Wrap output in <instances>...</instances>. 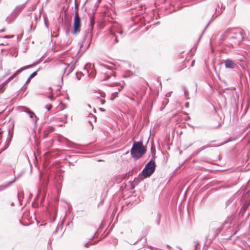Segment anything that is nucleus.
Masks as SVG:
<instances>
[{"mask_svg": "<svg viewBox=\"0 0 250 250\" xmlns=\"http://www.w3.org/2000/svg\"><path fill=\"white\" fill-rule=\"evenodd\" d=\"M75 67V63H73V64L71 65V66L69 68V69L68 71V72L66 74V76H68L70 73H71L74 69Z\"/></svg>", "mask_w": 250, "mask_h": 250, "instance_id": "obj_18", "label": "nucleus"}, {"mask_svg": "<svg viewBox=\"0 0 250 250\" xmlns=\"http://www.w3.org/2000/svg\"><path fill=\"white\" fill-rule=\"evenodd\" d=\"M232 89H235V87H232Z\"/></svg>", "mask_w": 250, "mask_h": 250, "instance_id": "obj_53", "label": "nucleus"}, {"mask_svg": "<svg viewBox=\"0 0 250 250\" xmlns=\"http://www.w3.org/2000/svg\"><path fill=\"white\" fill-rule=\"evenodd\" d=\"M75 12L74 17L80 16L79 14V4L76 3V0H75Z\"/></svg>", "mask_w": 250, "mask_h": 250, "instance_id": "obj_15", "label": "nucleus"}, {"mask_svg": "<svg viewBox=\"0 0 250 250\" xmlns=\"http://www.w3.org/2000/svg\"><path fill=\"white\" fill-rule=\"evenodd\" d=\"M210 146H209V145H207V146H202L201 147H200L199 149H198L195 152V154H198L199 153H200V152H201L202 151H203V150L205 149L206 148H208L209 147H210Z\"/></svg>", "mask_w": 250, "mask_h": 250, "instance_id": "obj_17", "label": "nucleus"}, {"mask_svg": "<svg viewBox=\"0 0 250 250\" xmlns=\"http://www.w3.org/2000/svg\"><path fill=\"white\" fill-rule=\"evenodd\" d=\"M101 104H104L105 101L104 100H101Z\"/></svg>", "mask_w": 250, "mask_h": 250, "instance_id": "obj_31", "label": "nucleus"}, {"mask_svg": "<svg viewBox=\"0 0 250 250\" xmlns=\"http://www.w3.org/2000/svg\"><path fill=\"white\" fill-rule=\"evenodd\" d=\"M44 23H45V26L47 27L48 26H47V25L45 20H44Z\"/></svg>", "mask_w": 250, "mask_h": 250, "instance_id": "obj_41", "label": "nucleus"}, {"mask_svg": "<svg viewBox=\"0 0 250 250\" xmlns=\"http://www.w3.org/2000/svg\"><path fill=\"white\" fill-rule=\"evenodd\" d=\"M30 28H32V25H31L30 26Z\"/></svg>", "mask_w": 250, "mask_h": 250, "instance_id": "obj_52", "label": "nucleus"}, {"mask_svg": "<svg viewBox=\"0 0 250 250\" xmlns=\"http://www.w3.org/2000/svg\"><path fill=\"white\" fill-rule=\"evenodd\" d=\"M19 109L21 111L25 112L28 115L34 124V128H36L39 118L36 116L34 112L31 110L29 108L23 106H20Z\"/></svg>", "mask_w": 250, "mask_h": 250, "instance_id": "obj_5", "label": "nucleus"}, {"mask_svg": "<svg viewBox=\"0 0 250 250\" xmlns=\"http://www.w3.org/2000/svg\"><path fill=\"white\" fill-rule=\"evenodd\" d=\"M16 178H14V179L11 181L9 182L6 184H4L0 186V191L4 190L8 187H9L11 184H12L13 183H14L16 181Z\"/></svg>", "mask_w": 250, "mask_h": 250, "instance_id": "obj_12", "label": "nucleus"}, {"mask_svg": "<svg viewBox=\"0 0 250 250\" xmlns=\"http://www.w3.org/2000/svg\"><path fill=\"white\" fill-rule=\"evenodd\" d=\"M93 245V244L90 243V242H88L84 244V246L85 248H87L88 247L89 245Z\"/></svg>", "mask_w": 250, "mask_h": 250, "instance_id": "obj_25", "label": "nucleus"}, {"mask_svg": "<svg viewBox=\"0 0 250 250\" xmlns=\"http://www.w3.org/2000/svg\"><path fill=\"white\" fill-rule=\"evenodd\" d=\"M11 205V206H14V203L13 202L12 203Z\"/></svg>", "mask_w": 250, "mask_h": 250, "instance_id": "obj_47", "label": "nucleus"}, {"mask_svg": "<svg viewBox=\"0 0 250 250\" xmlns=\"http://www.w3.org/2000/svg\"><path fill=\"white\" fill-rule=\"evenodd\" d=\"M36 64V63H34L33 64H31V65H27V66H24V67H22L19 69H18L13 75H12L11 77H10L5 82V83H2L0 86V88H3L4 85L7 83H9L10 81H11L12 79H13L14 78H15L19 74H20L22 71L26 69H27V68H30V67H32L34 66H35V65Z\"/></svg>", "mask_w": 250, "mask_h": 250, "instance_id": "obj_6", "label": "nucleus"}, {"mask_svg": "<svg viewBox=\"0 0 250 250\" xmlns=\"http://www.w3.org/2000/svg\"><path fill=\"white\" fill-rule=\"evenodd\" d=\"M27 3L28 1H26L24 3H23L21 5H19L15 7V8L12 11L11 14L7 17L6 19V21L8 24L11 23L16 20L20 13L25 8Z\"/></svg>", "mask_w": 250, "mask_h": 250, "instance_id": "obj_4", "label": "nucleus"}, {"mask_svg": "<svg viewBox=\"0 0 250 250\" xmlns=\"http://www.w3.org/2000/svg\"><path fill=\"white\" fill-rule=\"evenodd\" d=\"M21 174L18 175V176L16 177L15 178H16V180L17 179H18V178L21 176Z\"/></svg>", "mask_w": 250, "mask_h": 250, "instance_id": "obj_34", "label": "nucleus"}, {"mask_svg": "<svg viewBox=\"0 0 250 250\" xmlns=\"http://www.w3.org/2000/svg\"><path fill=\"white\" fill-rule=\"evenodd\" d=\"M237 199H236V195H233L231 197H230L229 199H228L225 204L226 208H227L229 206L231 205L232 207H234L236 206Z\"/></svg>", "mask_w": 250, "mask_h": 250, "instance_id": "obj_9", "label": "nucleus"}, {"mask_svg": "<svg viewBox=\"0 0 250 250\" xmlns=\"http://www.w3.org/2000/svg\"><path fill=\"white\" fill-rule=\"evenodd\" d=\"M14 37L13 35H6L4 37V38L5 39H9V38H12Z\"/></svg>", "mask_w": 250, "mask_h": 250, "instance_id": "obj_26", "label": "nucleus"}, {"mask_svg": "<svg viewBox=\"0 0 250 250\" xmlns=\"http://www.w3.org/2000/svg\"><path fill=\"white\" fill-rule=\"evenodd\" d=\"M58 229V227L57 228L56 230L53 232L54 234L57 233Z\"/></svg>", "mask_w": 250, "mask_h": 250, "instance_id": "obj_38", "label": "nucleus"}, {"mask_svg": "<svg viewBox=\"0 0 250 250\" xmlns=\"http://www.w3.org/2000/svg\"><path fill=\"white\" fill-rule=\"evenodd\" d=\"M115 29L113 28V29H111L109 31V38L111 40V41H114V43H118L119 42V40L117 36L115 34Z\"/></svg>", "mask_w": 250, "mask_h": 250, "instance_id": "obj_11", "label": "nucleus"}, {"mask_svg": "<svg viewBox=\"0 0 250 250\" xmlns=\"http://www.w3.org/2000/svg\"><path fill=\"white\" fill-rule=\"evenodd\" d=\"M101 66L103 67L104 69H108L109 70V72H105V77L104 78V81H105L111 78V77H115V74L114 72L112 70L111 67L109 66L106 64H102Z\"/></svg>", "mask_w": 250, "mask_h": 250, "instance_id": "obj_8", "label": "nucleus"}, {"mask_svg": "<svg viewBox=\"0 0 250 250\" xmlns=\"http://www.w3.org/2000/svg\"><path fill=\"white\" fill-rule=\"evenodd\" d=\"M168 102V100L167 99H165L162 102V104L165 105V106L167 104Z\"/></svg>", "mask_w": 250, "mask_h": 250, "instance_id": "obj_22", "label": "nucleus"}, {"mask_svg": "<svg viewBox=\"0 0 250 250\" xmlns=\"http://www.w3.org/2000/svg\"><path fill=\"white\" fill-rule=\"evenodd\" d=\"M188 104H189L187 102L186 103L185 105L186 107H188Z\"/></svg>", "mask_w": 250, "mask_h": 250, "instance_id": "obj_35", "label": "nucleus"}, {"mask_svg": "<svg viewBox=\"0 0 250 250\" xmlns=\"http://www.w3.org/2000/svg\"><path fill=\"white\" fill-rule=\"evenodd\" d=\"M123 89V87L122 86H120V87L118 88V91L113 92L112 94L111 97V100L113 101L115 98L117 96V94L119 92H120Z\"/></svg>", "mask_w": 250, "mask_h": 250, "instance_id": "obj_14", "label": "nucleus"}, {"mask_svg": "<svg viewBox=\"0 0 250 250\" xmlns=\"http://www.w3.org/2000/svg\"><path fill=\"white\" fill-rule=\"evenodd\" d=\"M146 151V149L143 146L142 141L135 142L131 149L130 154L133 158L138 160L143 156Z\"/></svg>", "mask_w": 250, "mask_h": 250, "instance_id": "obj_2", "label": "nucleus"}, {"mask_svg": "<svg viewBox=\"0 0 250 250\" xmlns=\"http://www.w3.org/2000/svg\"><path fill=\"white\" fill-rule=\"evenodd\" d=\"M184 94L185 95V96L186 97L187 94L188 93V91L185 87H184Z\"/></svg>", "mask_w": 250, "mask_h": 250, "instance_id": "obj_28", "label": "nucleus"}, {"mask_svg": "<svg viewBox=\"0 0 250 250\" xmlns=\"http://www.w3.org/2000/svg\"><path fill=\"white\" fill-rule=\"evenodd\" d=\"M199 245V242L197 241L195 242V250H196L197 249L198 246Z\"/></svg>", "mask_w": 250, "mask_h": 250, "instance_id": "obj_27", "label": "nucleus"}, {"mask_svg": "<svg viewBox=\"0 0 250 250\" xmlns=\"http://www.w3.org/2000/svg\"><path fill=\"white\" fill-rule=\"evenodd\" d=\"M92 76H95V74H93Z\"/></svg>", "mask_w": 250, "mask_h": 250, "instance_id": "obj_56", "label": "nucleus"}, {"mask_svg": "<svg viewBox=\"0 0 250 250\" xmlns=\"http://www.w3.org/2000/svg\"><path fill=\"white\" fill-rule=\"evenodd\" d=\"M81 22L80 16L74 17V23H73V30L72 31V34L76 35L79 33L81 30Z\"/></svg>", "mask_w": 250, "mask_h": 250, "instance_id": "obj_7", "label": "nucleus"}, {"mask_svg": "<svg viewBox=\"0 0 250 250\" xmlns=\"http://www.w3.org/2000/svg\"><path fill=\"white\" fill-rule=\"evenodd\" d=\"M224 34L233 48L234 45H239L244 39L243 30L241 28H229Z\"/></svg>", "mask_w": 250, "mask_h": 250, "instance_id": "obj_1", "label": "nucleus"}, {"mask_svg": "<svg viewBox=\"0 0 250 250\" xmlns=\"http://www.w3.org/2000/svg\"><path fill=\"white\" fill-rule=\"evenodd\" d=\"M37 75V71L33 72L27 79L26 83H28L30 80Z\"/></svg>", "mask_w": 250, "mask_h": 250, "instance_id": "obj_16", "label": "nucleus"}, {"mask_svg": "<svg viewBox=\"0 0 250 250\" xmlns=\"http://www.w3.org/2000/svg\"><path fill=\"white\" fill-rule=\"evenodd\" d=\"M88 36H90L89 42L88 44L87 45V46L86 47V49H87L88 48V47L89 46L90 42L92 39V34L91 33H90L89 31H85V33L84 34V36H83V40L84 41L86 40V38L88 37Z\"/></svg>", "mask_w": 250, "mask_h": 250, "instance_id": "obj_13", "label": "nucleus"}, {"mask_svg": "<svg viewBox=\"0 0 250 250\" xmlns=\"http://www.w3.org/2000/svg\"><path fill=\"white\" fill-rule=\"evenodd\" d=\"M209 23L207 25V26H206V28L204 30V31H203L202 32V34L204 33V32L205 31V30L207 28L208 26V25Z\"/></svg>", "mask_w": 250, "mask_h": 250, "instance_id": "obj_37", "label": "nucleus"}, {"mask_svg": "<svg viewBox=\"0 0 250 250\" xmlns=\"http://www.w3.org/2000/svg\"><path fill=\"white\" fill-rule=\"evenodd\" d=\"M101 110L104 111V109H101Z\"/></svg>", "mask_w": 250, "mask_h": 250, "instance_id": "obj_51", "label": "nucleus"}, {"mask_svg": "<svg viewBox=\"0 0 250 250\" xmlns=\"http://www.w3.org/2000/svg\"><path fill=\"white\" fill-rule=\"evenodd\" d=\"M94 237V235L92 236V238L90 239V240H91L92 239H93Z\"/></svg>", "mask_w": 250, "mask_h": 250, "instance_id": "obj_50", "label": "nucleus"}, {"mask_svg": "<svg viewBox=\"0 0 250 250\" xmlns=\"http://www.w3.org/2000/svg\"><path fill=\"white\" fill-rule=\"evenodd\" d=\"M156 165L154 160H150L145 166L139 176H143L145 178L150 177L155 171Z\"/></svg>", "mask_w": 250, "mask_h": 250, "instance_id": "obj_3", "label": "nucleus"}, {"mask_svg": "<svg viewBox=\"0 0 250 250\" xmlns=\"http://www.w3.org/2000/svg\"><path fill=\"white\" fill-rule=\"evenodd\" d=\"M66 68H64L63 69V73H64L66 71Z\"/></svg>", "mask_w": 250, "mask_h": 250, "instance_id": "obj_42", "label": "nucleus"}, {"mask_svg": "<svg viewBox=\"0 0 250 250\" xmlns=\"http://www.w3.org/2000/svg\"><path fill=\"white\" fill-rule=\"evenodd\" d=\"M67 142L68 143V146L69 145V144H73L71 141H69L68 140H67Z\"/></svg>", "mask_w": 250, "mask_h": 250, "instance_id": "obj_32", "label": "nucleus"}, {"mask_svg": "<svg viewBox=\"0 0 250 250\" xmlns=\"http://www.w3.org/2000/svg\"><path fill=\"white\" fill-rule=\"evenodd\" d=\"M89 123L92 125L90 121H89Z\"/></svg>", "mask_w": 250, "mask_h": 250, "instance_id": "obj_55", "label": "nucleus"}, {"mask_svg": "<svg viewBox=\"0 0 250 250\" xmlns=\"http://www.w3.org/2000/svg\"><path fill=\"white\" fill-rule=\"evenodd\" d=\"M52 108V104H49L46 107V109L49 111L51 108Z\"/></svg>", "mask_w": 250, "mask_h": 250, "instance_id": "obj_24", "label": "nucleus"}, {"mask_svg": "<svg viewBox=\"0 0 250 250\" xmlns=\"http://www.w3.org/2000/svg\"><path fill=\"white\" fill-rule=\"evenodd\" d=\"M4 31H5V29H4V28H3V29H1V30H0V32H4Z\"/></svg>", "mask_w": 250, "mask_h": 250, "instance_id": "obj_40", "label": "nucleus"}, {"mask_svg": "<svg viewBox=\"0 0 250 250\" xmlns=\"http://www.w3.org/2000/svg\"><path fill=\"white\" fill-rule=\"evenodd\" d=\"M49 98L51 100H54V97L53 95H50L49 96Z\"/></svg>", "mask_w": 250, "mask_h": 250, "instance_id": "obj_30", "label": "nucleus"}, {"mask_svg": "<svg viewBox=\"0 0 250 250\" xmlns=\"http://www.w3.org/2000/svg\"><path fill=\"white\" fill-rule=\"evenodd\" d=\"M115 31H116L117 32H118L120 35V36L123 37V31L122 30H115Z\"/></svg>", "mask_w": 250, "mask_h": 250, "instance_id": "obj_23", "label": "nucleus"}, {"mask_svg": "<svg viewBox=\"0 0 250 250\" xmlns=\"http://www.w3.org/2000/svg\"><path fill=\"white\" fill-rule=\"evenodd\" d=\"M129 99H130V100H131L132 101H134V102H135V99H133V98H129Z\"/></svg>", "mask_w": 250, "mask_h": 250, "instance_id": "obj_36", "label": "nucleus"}, {"mask_svg": "<svg viewBox=\"0 0 250 250\" xmlns=\"http://www.w3.org/2000/svg\"><path fill=\"white\" fill-rule=\"evenodd\" d=\"M194 62H195V61H193L192 62H191V66H193L194 64Z\"/></svg>", "mask_w": 250, "mask_h": 250, "instance_id": "obj_33", "label": "nucleus"}, {"mask_svg": "<svg viewBox=\"0 0 250 250\" xmlns=\"http://www.w3.org/2000/svg\"><path fill=\"white\" fill-rule=\"evenodd\" d=\"M236 139H237L236 138H232V137H230L226 141V143H228V142H231V141H234V140H236Z\"/></svg>", "mask_w": 250, "mask_h": 250, "instance_id": "obj_21", "label": "nucleus"}, {"mask_svg": "<svg viewBox=\"0 0 250 250\" xmlns=\"http://www.w3.org/2000/svg\"><path fill=\"white\" fill-rule=\"evenodd\" d=\"M167 247L169 249H170V248H171V247H170L169 245H167Z\"/></svg>", "mask_w": 250, "mask_h": 250, "instance_id": "obj_39", "label": "nucleus"}, {"mask_svg": "<svg viewBox=\"0 0 250 250\" xmlns=\"http://www.w3.org/2000/svg\"><path fill=\"white\" fill-rule=\"evenodd\" d=\"M87 106L89 108H91V105L90 104H87Z\"/></svg>", "mask_w": 250, "mask_h": 250, "instance_id": "obj_46", "label": "nucleus"}, {"mask_svg": "<svg viewBox=\"0 0 250 250\" xmlns=\"http://www.w3.org/2000/svg\"><path fill=\"white\" fill-rule=\"evenodd\" d=\"M37 19H38L37 17L36 16H35V21H37Z\"/></svg>", "mask_w": 250, "mask_h": 250, "instance_id": "obj_43", "label": "nucleus"}, {"mask_svg": "<svg viewBox=\"0 0 250 250\" xmlns=\"http://www.w3.org/2000/svg\"><path fill=\"white\" fill-rule=\"evenodd\" d=\"M224 64L226 68L232 69L235 68L236 64L231 59H227L224 61Z\"/></svg>", "mask_w": 250, "mask_h": 250, "instance_id": "obj_10", "label": "nucleus"}, {"mask_svg": "<svg viewBox=\"0 0 250 250\" xmlns=\"http://www.w3.org/2000/svg\"><path fill=\"white\" fill-rule=\"evenodd\" d=\"M10 74V71H8V72L7 73V75Z\"/></svg>", "mask_w": 250, "mask_h": 250, "instance_id": "obj_45", "label": "nucleus"}, {"mask_svg": "<svg viewBox=\"0 0 250 250\" xmlns=\"http://www.w3.org/2000/svg\"><path fill=\"white\" fill-rule=\"evenodd\" d=\"M88 65V64L86 65L85 66H84V69H86V67H87V66Z\"/></svg>", "mask_w": 250, "mask_h": 250, "instance_id": "obj_48", "label": "nucleus"}, {"mask_svg": "<svg viewBox=\"0 0 250 250\" xmlns=\"http://www.w3.org/2000/svg\"><path fill=\"white\" fill-rule=\"evenodd\" d=\"M160 220H161V215L159 213L157 214V217H156V223L158 225H159L160 224Z\"/></svg>", "mask_w": 250, "mask_h": 250, "instance_id": "obj_19", "label": "nucleus"}, {"mask_svg": "<svg viewBox=\"0 0 250 250\" xmlns=\"http://www.w3.org/2000/svg\"><path fill=\"white\" fill-rule=\"evenodd\" d=\"M86 71H87V73H88V75H90V74H89V73L88 70L87 69V70H86Z\"/></svg>", "mask_w": 250, "mask_h": 250, "instance_id": "obj_49", "label": "nucleus"}, {"mask_svg": "<svg viewBox=\"0 0 250 250\" xmlns=\"http://www.w3.org/2000/svg\"><path fill=\"white\" fill-rule=\"evenodd\" d=\"M220 125H218V126H216V127H214V128H217L219 127L220 126Z\"/></svg>", "mask_w": 250, "mask_h": 250, "instance_id": "obj_44", "label": "nucleus"}, {"mask_svg": "<svg viewBox=\"0 0 250 250\" xmlns=\"http://www.w3.org/2000/svg\"><path fill=\"white\" fill-rule=\"evenodd\" d=\"M21 194H22V196H23V193H19L17 195V197L18 198V200L19 201V202L21 201ZM22 198H23V197H22Z\"/></svg>", "mask_w": 250, "mask_h": 250, "instance_id": "obj_20", "label": "nucleus"}, {"mask_svg": "<svg viewBox=\"0 0 250 250\" xmlns=\"http://www.w3.org/2000/svg\"><path fill=\"white\" fill-rule=\"evenodd\" d=\"M26 84L27 83H25V84H24V85L21 88V89H26L27 88Z\"/></svg>", "mask_w": 250, "mask_h": 250, "instance_id": "obj_29", "label": "nucleus"}, {"mask_svg": "<svg viewBox=\"0 0 250 250\" xmlns=\"http://www.w3.org/2000/svg\"><path fill=\"white\" fill-rule=\"evenodd\" d=\"M62 106H65V104H62Z\"/></svg>", "mask_w": 250, "mask_h": 250, "instance_id": "obj_54", "label": "nucleus"}]
</instances>
